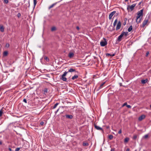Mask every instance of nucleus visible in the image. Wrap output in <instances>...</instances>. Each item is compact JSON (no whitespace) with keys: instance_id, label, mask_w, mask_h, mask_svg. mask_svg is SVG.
<instances>
[{"instance_id":"nucleus-28","label":"nucleus","mask_w":151,"mask_h":151,"mask_svg":"<svg viewBox=\"0 0 151 151\" xmlns=\"http://www.w3.org/2000/svg\"><path fill=\"white\" fill-rule=\"evenodd\" d=\"M44 58L45 60H46L47 61H49V58L46 56H45L44 57Z\"/></svg>"},{"instance_id":"nucleus-24","label":"nucleus","mask_w":151,"mask_h":151,"mask_svg":"<svg viewBox=\"0 0 151 151\" xmlns=\"http://www.w3.org/2000/svg\"><path fill=\"white\" fill-rule=\"evenodd\" d=\"M105 82H104V83H102L101 84L100 86L99 87V89H100L101 88H102V86H103V85L105 83Z\"/></svg>"},{"instance_id":"nucleus-33","label":"nucleus","mask_w":151,"mask_h":151,"mask_svg":"<svg viewBox=\"0 0 151 151\" xmlns=\"http://www.w3.org/2000/svg\"><path fill=\"white\" fill-rule=\"evenodd\" d=\"M4 3L5 4H8L9 2V1L8 0H4Z\"/></svg>"},{"instance_id":"nucleus-15","label":"nucleus","mask_w":151,"mask_h":151,"mask_svg":"<svg viewBox=\"0 0 151 151\" xmlns=\"http://www.w3.org/2000/svg\"><path fill=\"white\" fill-rule=\"evenodd\" d=\"M78 77V75H75L74 76L72 77L71 79L73 80H74L75 79H77Z\"/></svg>"},{"instance_id":"nucleus-45","label":"nucleus","mask_w":151,"mask_h":151,"mask_svg":"<svg viewBox=\"0 0 151 151\" xmlns=\"http://www.w3.org/2000/svg\"><path fill=\"white\" fill-rule=\"evenodd\" d=\"M76 28L78 30H79V28L78 26L76 27Z\"/></svg>"},{"instance_id":"nucleus-56","label":"nucleus","mask_w":151,"mask_h":151,"mask_svg":"<svg viewBox=\"0 0 151 151\" xmlns=\"http://www.w3.org/2000/svg\"><path fill=\"white\" fill-rule=\"evenodd\" d=\"M150 107L151 108V104L150 105Z\"/></svg>"},{"instance_id":"nucleus-44","label":"nucleus","mask_w":151,"mask_h":151,"mask_svg":"<svg viewBox=\"0 0 151 151\" xmlns=\"http://www.w3.org/2000/svg\"><path fill=\"white\" fill-rule=\"evenodd\" d=\"M20 16H21V14L20 13H19L18 14L17 16H18V17H19Z\"/></svg>"},{"instance_id":"nucleus-53","label":"nucleus","mask_w":151,"mask_h":151,"mask_svg":"<svg viewBox=\"0 0 151 151\" xmlns=\"http://www.w3.org/2000/svg\"><path fill=\"white\" fill-rule=\"evenodd\" d=\"M128 0H125V2H127V1H128Z\"/></svg>"},{"instance_id":"nucleus-22","label":"nucleus","mask_w":151,"mask_h":151,"mask_svg":"<svg viewBox=\"0 0 151 151\" xmlns=\"http://www.w3.org/2000/svg\"><path fill=\"white\" fill-rule=\"evenodd\" d=\"M8 54V52L7 51H5L4 52L3 56H6Z\"/></svg>"},{"instance_id":"nucleus-31","label":"nucleus","mask_w":151,"mask_h":151,"mask_svg":"<svg viewBox=\"0 0 151 151\" xmlns=\"http://www.w3.org/2000/svg\"><path fill=\"white\" fill-rule=\"evenodd\" d=\"M124 36L126 37L128 35V32H124Z\"/></svg>"},{"instance_id":"nucleus-40","label":"nucleus","mask_w":151,"mask_h":151,"mask_svg":"<svg viewBox=\"0 0 151 151\" xmlns=\"http://www.w3.org/2000/svg\"><path fill=\"white\" fill-rule=\"evenodd\" d=\"M122 129H120L118 132V133L119 134H120L122 133Z\"/></svg>"},{"instance_id":"nucleus-29","label":"nucleus","mask_w":151,"mask_h":151,"mask_svg":"<svg viewBox=\"0 0 151 151\" xmlns=\"http://www.w3.org/2000/svg\"><path fill=\"white\" fill-rule=\"evenodd\" d=\"M59 103H56L55 105H54V106L53 108V109H55V108H56V107H57V105Z\"/></svg>"},{"instance_id":"nucleus-4","label":"nucleus","mask_w":151,"mask_h":151,"mask_svg":"<svg viewBox=\"0 0 151 151\" xmlns=\"http://www.w3.org/2000/svg\"><path fill=\"white\" fill-rule=\"evenodd\" d=\"M124 32L123 31L122 32V33L121 35L119 36L118 39H117V41L118 42H119L122 40V37L124 36Z\"/></svg>"},{"instance_id":"nucleus-8","label":"nucleus","mask_w":151,"mask_h":151,"mask_svg":"<svg viewBox=\"0 0 151 151\" xmlns=\"http://www.w3.org/2000/svg\"><path fill=\"white\" fill-rule=\"evenodd\" d=\"M116 11H114L111 12L109 15V19L110 20L111 19L112 17L113 16V15L116 13Z\"/></svg>"},{"instance_id":"nucleus-19","label":"nucleus","mask_w":151,"mask_h":151,"mask_svg":"<svg viewBox=\"0 0 151 151\" xmlns=\"http://www.w3.org/2000/svg\"><path fill=\"white\" fill-rule=\"evenodd\" d=\"M147 79H146L145 80H142L141 81V82L143 84H145L147 82Z\"/></svg>"},{"instance_id":"nucleus-54","label":"nucleus","mask_w":151,"mask_h":151,"mask_svg":"<svg viewBox=\"0 0 151 151\" xmlns=\"http://www.w3.org/2000/svg\"><path fill=\"white\" fill-rule=\"evenodd\" d=\"M141 4V2H140V3L139 4V5Z\"/></svg>"},{"instance_id":"nucleus-46","label":"nucleus","mask_w":151,"mask_h":151,"mask_svg":"<svg viewBox=\"0 0 151 151\" xmlns=\"http://www.w3.org/2000/svg\"><path fill=\"white\" fill-rule=\"evenodd\" d=\"M8 149L10 151H12V150L11 148L9 147Z\"/></svg>"},{"instance_id":"nucleus-2","label":"nucleus","mask_w":151,"mask_h":151,"mask_svg":"<svg viewBox=\"0 0 151 151\" xmlns=\"http://www.w3.org/2000/svg\"><path fill=\"white\" fill-rule=\"evenodd\" d=\"M67 74V71H65L63 74L61 76V77L60 78V80H62L64 81H67V78L65 77Z\"/></svg>"},{"instance_id":"nucleus-50","label":"nucleus","mask_w":151,"mask_h":151,"mask_svg":"<svg viewBox=\"0 0 151 151\" xmlns=\"http://www.w3.org/2000/svg\"><path fill=\"white\" fill-rule=\"evenodd\" d=\"M130 150L129 148H127L126 149V151H129Z\"/></svg>"},{"instance_id":"nucleus-34","label":"nucleus","mask_w":151,"mask_h":151,"mask_svg":"<svg viewBox=\"0 0 151 151\" xmlns=\"http://www.w3.org/2000/svg\"><path fill=\"white\" fill-rule=\"evenodd\" d=\"M44 91L45 93H47L48 92V89L47 88H45L44 89Z\"/></svg>"},{"instance_id":"nucleus-11","label":"nucleus","mask_w":151,"mask_h":151,"mask_svg":"<svg viewBox=\"0 0 151 151\" xmlns=\"http://www.w3.org/2000/svg\"><path fill=\"white\" fill-rule=\"evenodd\" d=\"M145 116L144 115H142L140 116L138 118L139 120L140 121L145 118Z\"/></svg>"},{"instance_id":"nucleus-35","label":"nucleus","mask_w":151,"mask_h":151,"mask_svg":"<svg viewBox=\"0 0 151 151\" xmlns=\"http://www.w3.org/2000/svg\"><path fill=\"white\" fill-rule=\"evenodd\" d=\"M20 149V147H17L15 149V151H19Z\"/></svg>"},{"instance_id":"nucleus-27","label":"nucleus","mask_w":151,"mask_h":151,"mask_svg":"<svg viewBox=\"0 0 151 151\" xmlns=\"http://www.w3.org/2000/svg\"><path fill=\"white\" fill-rule=\"evenodd\" d=\"M113 136L112 135H109L108 138L110 139H111L113 138Z\"/></svg>"},{"instance_id":"nucleus-7","label":"nucleus","mask_w":151,"mask_h":151,"mask_svg":"<svg viewBox=\"0 0 151 151\" xmlns=\"http://www.w3.org/2000/svg\"><path fill=\"white\" fill-rule=\"evenodd\" d=\"M121 27V22L120 21H119L116 27V30H118Z\"/></svg>"},{"instance_id":"nucleus-21","label":"nucleus","mask_w":151,"mask_h":151,"mask_svg":"<svg viewBox=\"0 0 151 151\" xmlns=\"http://www.w3.org/2000/svg\"><path fill=\"white\" fill-rule=\"evenodd\" d=\"M132 29V26L131 25L130 26L129 28L128 29V31L129 32H131Z\"/></svg>"},{"instance_id":"nucleus-48","label":"nucleus","mask_w":151,"mask_h":151,"mask_svg":"<svg viewBox=\"0 0 151 151\" xmlns=\"http://www.w3.org/2000/svg\"><path fill=\"white\" fill-rule=\"evenodd\" d=\"M59 109H58L56 111H55V113H56L59 111Z\"/></svg>"},{"instance_id":"nucleus-42","label":"nucleus","mask_w":151,"mask_h":151,"mask_svg":"<svg viewBox=\"0 0 151 151\" xmlns=\"http://www.w3.org/2000/svg\"><path fill=\"white\" fill-rule=\"evenodd\" d=\"M149 54V52H147L146 53V56H148V55Z\"/></svg>"},{"instance_id":"nucleus-14","label":"nucleus","mask_w":151,"mask_h":151,"mask_svg":"<svg viewBox=\"0 0 151 151\" xmlns=\"http://www.w3.org/2000/svg\"><path fill=\"white\" fill-rule=\"evenodd\" d=\"M65 117L66 118L69 119H72L73 118V116L72 115H69L66 114L65 115Z\"/></svg>"},{"instance_id":"nucleus-52","label":"nucleus","mask_w":151,"mask_h":151,"mask_svg":"<svg viewBox=\"0 0 151 151\" xmlns=\"http://www.w3.org/2000/svg\"><path fill=\"white\" fill-rule=\"evenodd\" d=\"M120 84V86H122V83H120V84Z\"/></svg>"},{"instance_id":"nucleus-9","label":"nucleus","mask_w":151,"mask_h":151,"mask_svg":"<svg viewBox=\"0 0 151 151\" xmlns=\"http://www.w3.org/2000/svg\"><path fill=\"white\" fill-rule=\"evenodd\" d=\"M73 72H77V71H76L75 69H73L72 68H70V69H69L68 70V71L67 72V73L69 72H70L72 73Z\"/></svg>"},{"instance_id":"nucleus-55","label":"nucleus","mask_w":151,"mask_h":151,"mask_svg":"<svg viewBox=\"0 0 151 151\" xmlns=\"http://www.w3.org/2000/svg\"><path fill=\"white\" fill-rule=\"evenodd\" d=\"M125 24H126V22H125V23H124V25H125Z\"/></svg>"},{"instance_id":"nucleus-30","label":"nucleus","mask_w":151,"mask_h":151,"mask_svg":"<svg viewBox=\"0 0 151 151\" xmlns=\"http://www.w3.org/2000/svg\"><path fill=\"white\" fill-rule=\"evenodd\" d=\"M137 138V135H134L132 139L134 140H136Z\"/></svg>"},{"instance_id":"nucleus-26","label":"nucleus","mask_w":151,"mask_h":151,"mask_svg":"<svg viewBox=\"0 0 151 151\" xmlns=\"http://www.w3.org/2000/svg\"><path fill=\"white\" fill-rule=\"evenodd\" d=\"M56 29V28L55 27H52L51 29V31H55Z\"/></svg>"},{"instance_id":"nucleus-43","label":"nucleus","mask_w":151,"mask_h":151,"mask_svg":"<svg viewBox=\"0 0 151 151\" xmlns=\"http://www.w3.org/2000/svg\"><path fill=\"white\" fill-rule=\"evenodd\" d=\"M44 124V122H41L40 123V124L42 125Z\"/></svg>"},{"instance_id":"nucleus-23","label":"nucleus","mask_w":151,"mask_h":151,"mask_svg":"<svg viewBox=\"0 0 151 151\" xmlns=\"http://www.w3.org/2000/svg\"><path fill=\"white\" fill-rule=\"evenodd\" d=\"M83 145L84 146H87L89 144L87 142H83Z\"/></svg>"},{"instance_id":"nucleus-1","label":"nucleus","mask_w":151,"mask_h":151,"mask_svg":"<svg viewBox=\"0 0 151 151\" xmlns=\"http://www.w3.org/2000/svg\"><path fill=\"white\" fill-rule=\"evenodd\" d=\"M143 9H142L138 12L136 17V22L138 24L140 22L141 18L143 17Z\"/></svg>"},{"instance_id":"nucleus-25","label":"nucleus","mask_w":151,"mask_h":151,"mask_svg":"<svg viewBox=\"0 0 151 151\" xmlns=\"http://www.w3.org/2000/svg\"><path fill=\"white\" fill-rule=\"evenodd\" d=\"M117 22V19H116V20H115L114 24H113V26L115 27V26H116V23Z\"/></svg>"},{"instance_id":"nucleus-18","label":"nucleus","mask_w":151,"mask_h":151,"mask_svg":"<svg viewBox=\"0 0 151 151\" xmlns=\"http://www.w3.org/2000/svg\"><path fill=\"white\" fill-rule=\"evenodd\" d=\"M0 30L1 32H3L4 31V28L3 26H0Z\"/></svg>"},{"instance_id":"nucleus-41","label":"nucleus","mask_w":151,"mask_h":151,"mask_svg":"<svg viewBox=\"0 0 151 151\" xmlns=\"http://www.w3.org/2000/svg\"><path fill=\"white\" fill-rule=\"evenodd\" d=\"M23 101L25 103H27V100L26 99H23Z\"/></svg>"},{"instance_id":"nucleus-6","label":"nucleus","mask_w":151,"mask_h":151,"mask_svg":"<svg viewBox=\"0 0 151 151\" xmlns=\"http://www.w3.org/2000/svg\"><path fill=\"white\" fill-rule=\"evenodd\" d=\"M148 22V19H145V20L143 22L142 24V27H144L147 24V22Z\"/></svg>"},{"instance_id":"nucleus-51","label":"nucleus","mask_w":151,"mask_h":151,"mask_svg":"<svg viewBox=\"0 0 151 151\" xmlns=\"http://www.w3.org/2000/svg\"><path fill=\"white\" fill-rule=\"evenodd\" d=\"M148 137V135H145V137L147 138Z\"/></svg>"},{"instance_id":"nucleus-5","label":"nucleus","mask_w":151,"mask_h":151,"mask_svg":"<svg viewBox=\"0 0 151 151\" xmlns=\"http://www.w3.org/2000/svg\"><path fill=\"white\" fill-rule=\"evenodd\" d=\"M107 44V42L105 39H104V41H101L100 43L101 46L102 47L105 46Z\"/></svg>"},{"instance_id":"nucleus-17","label":"nucleus","mask_w":151,"mask_h":151,"mask_svg":"<svg viewBox=\"0 0 151 151\" xmlns=\"http://www.w3.org/2000/svg\"><path fill=\"white\" fill-rule=\"evenodd\" d=\"M106 56H111L113 57V56H115V53H114L113 54H109V53H107L106 54Z\"/></svg>"},{"instance_id":"nucleus-16","label":"nucleus","mask_w":151,"mask_h":151,"mask_svg":"<svg viewBox=\"0 0 151 151\" xmlns=\"http://www.w3.org/2000/svg\"><path fill=\"white\" fill-rule=\"evenodd\" d=\"M129 138L128 137H126L124 139V142L125 143H127V142L129 141Z\"/></svg>"},{"instance_id":"nucleus-13","label":"nucleus","mask_w":151,"mask_h":151,"mask_svg":"<svg viewBox=\"0 0 151 151\" xmlns=\"http://www.w3.org/2000/svg\"><path fill=\"white\" fill-rule=\"evenodd\" d=\"M74 55V54L72 52H70L68 54V56L70 58H72L73 57Z\"/></svg>"},{"instance_id":"nucleus-49","label":"nucleus","mask_w":151,"mask_h":151,"mask_svg":"<svg viewBox=\"0 0 151 151\" xmlns=\"http://www.w3.org/2000/svg\"><path fill=\"white\" fill-rule=\"evenodd\" d=\"M2 141L1 140L0 141V145H1L2 144Z\"/></svg>"},{"instance_id":"nucleus-38","label":"nucleus","mask_w":151,"mask_h":151,"mask_svg":"<svg viewBox=\"0 0 151 151\" xmlns=\"http://www.w3.org/2000/svg\"><path fill=\"white\" fill-rule=\"evenodd\" d=\"M127 103L125 102L123 105L122 107H123V106H127Z\"/></svg>"},{"instance_id":"nucleus-39","label":"nucleus","mask_w":151,"mask_h":151,"mask_svg":"<svg viewBox=\"0 0 151 151\" xmlns=\"http://www.w3.org/2000/svg\"><path fill=\"white\" fill-rule=\"evenodd\" d=\"M9 44L7 43L6 44V47H9Z\"/></svg>"},{"instance_id":"nucleus-36","label":"nucleus","mask_w":151,"mask_h":151,"mask_svg":"<svg viewBox=\"0 0 151 151\" xmlns=\"http://www.w3.org/2000/svg\"><path fill=\"white\" fill-rule=\"evenodd\" d=\"M3 112L2 110H0V117L2 115Z\"/></svg>"},{"instance_id":"nucleus-20","label":"nucleus","mask_w":151,"mask_h":151,"mask_svg":"<svg viewBox=\"0 0 151 151\" xmlns=\"http://www.w3.org/2000/svg\"><path fill=\"white\" fill-rule=\"evenodd\" d=\"M57 3H55L52 4V5H50V6L49 7L48 9H50L51 8H52L54 6H55Z\"/></svg>"},{"instance_id":"nucleus-37","label":"nucleus","mask_w":151,"mask_h":151,"mask_svg":"<svg viewBox=\"0 0 151 151\" xmlns=\"http://www.w3.org/2000/svg\"><path fill=\"white\" fill-rule=\"evenodd\" d=\"M127 107L128 108H131V106L129 105H127Z\"/></svg>"},{"instance_id":"nucleus-47","label":"nucleus","mask_w":151,"mask_h":151,"mask_svg":"<svg viewBox=\"0 0 151 151\" xmlns=\"http://www.w3.org/2000/svg\"><path fill=\"white\" fill-rule=\"evenodd\" d=\"M114 148H111V151H114Z\"/></svg>"},{"instance_id":"nucleus-12","label":"nucleus","mask_w":151,"mask_h":151,"mask_svg":"<svg viewBox=\"0 0 151 151\" xmlns=\"http://www.w3.org/2000/svg\"><path fill=\"white\" fill-rule=\"evenodd\" d=\"M94 127L97 130L103 131L102 128L99 126H97L96 125H95Z\"/></svg>"},{"instance_id":"nucleus-3","label":"nucleus","mask_w":151,"mask_h":151,"mask_svg":"<svg viewBox=\"0 0 151 151\" xmlns=\"http://www.w3.org/2000/svg\"><path fill=\"white\" fill-rule=\"evenodd\" d=\"M136 5V4H134L131 6L128 5L127 8V10L129 11V9H130L131 11H132Z\"/></svg>"},{"instance_id":"nucleus-32","label":"nucleus","mask_w":151,"mask_h":151,"mask_svg":"<svg viewBox=\"0 0 151 151\" xmlns=\"http://www.w3.org/2000/svg\"><path fill=\"white\" fill-rule=\"evenodd\" d=\"M34 1V5L35 6L36 5L37 2V0H33Z\"/></svg>"},{"instance_id":"nucleus-10","label":"nucleus","mask_w":151,"mask_h":151,"mask_svg":"<svg viewBox=\"0 0 151 151\" xmlns=\"http://www.w3.org/2000/svg\"><path fill=\"white\" fill-rule=\"evenodd\" d=\"M108 29L109 31H112L114 30L115 27L113 26L112 25H111L108 28Z\"/></svg>"}]
</instances>
